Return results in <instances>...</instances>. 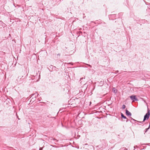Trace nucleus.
Instances as JSON below:
<instances>
[{
	"instance_id": "f257e3e1",
	"label": "nucleus",
	"mask_w": 150,
	"mask_h": 150,
	"mask_svg": "<svg viewBox=\"0 0 150 150\" xmlns=\"http://www.w3.org/2000/svg\"><path fill=\"white\" fill-rule=\"evenodd\" d=\"M150 115V113L149 111H148V112L144 116L143 121H144L148 119Z\"/></svg>"
},
{
	"instance_id": "f03ea898",
	"label": "nucleus",
	"mask_w": 150,
	"mask_h": 150,
	"mask_svg": "<svg viewBox=\"0 0 150 150\" xmlns=\"http://www.w3.org/2000/svg\"><path fill=\"white\" fill-rule=\"evenodd\" d=\"M130 98L132 100H138L137 98L135 96H130Z\"/></svg>"
},
{
	"instance_id": "7ed1b4c3",
	"label": "nucleus",
	"mask_w": 150,
	"mask_h": 150,
	"mask_svg": "<svg viewBox=\"0 0 150 150\" xmlns=\"http://www.w3.org/2000/svg\"><path fill=\"white\" fill-rule=\"evenodd\" d=\"M126 114L128 116H131L132 115L131 113L127 109L126 110Z\"/></svg>"
},
{
	"instance_id": "20e7f679",
	"label": "nucleus",
	"mask_w": 150,
	"mask_h": 150,
	"mask_svg": "<svg viewBox=\"0 0 150 150\" xmlns=\"http://www.w3.org/2000/svg\"><path fill=\"white\" fill-rule=\"evenodd\" d=\"M121 117L122 118H123L124 119L126 118V117L125 116H124L122 113H121Z\"/></svg>"
},
{
	"instance_id": "39448f33",
	"label": "nucleus",
	"mask_w": 150,
	"mask_h": 150,
	"mask_svg": "<svg viewBox=\"0 0 150 150\" xmlns=\"http://www.w3.org/2000/svg\"><path fill=\"white\" fill-rule=\"evenodd\" d=\"M112 91L115 93H116L117 91L116 89L115 88L113 89Z\"/></svg>"
},
{
	"instance_id": "423d86ee",
	"label": "nucleus",
	"mask_w": 150,
	"mask_h": 150,
	"mask_svg": "<svg viewBox=\"0 0 150 150\" xmlns=\"http://www.w3.org/2000/svg\"><path fill=\"white\" fill-rule=\"evenodd\" d=\"M125 105H123L122 106V109H125Z\"/></svg>"
},
{
	"instance_id": "0eeeda50",
	"label": "nucleus",
	"mask_w": 150,
	"mask_h": 150,
	"mask_svg": "<svg viewBox=\"0 0 150 150\" xmlns=\"http://www.w3.org/2000/svg\"><path fill=\"white\" fill-rule=\"evenodd\" d=\"M42 148H40V150H42Z\"/></svg>"
},
{
	"instance_id": "6e6552de",
	"label": "nucleus",
	"mask_w": 150,
	"mask_h": 150,
	"mask_svg": "<svg viewBox=\"0 0 150 150\" xmlns=\"http://www.w3.org/2000/svg\"><path fill=\"white\" fill-rule=\"evenodd\" d=\"M18 78H20V79H21V77H19H19H18Z\"/></svg>"
},
{
	"instance_id": "1a4fd4ad",
	"label": "nucleus",
	"mask_w": 150,
	"mask_h": 150,
	"mask_svg": "<svg viewBox=\"0 0 150 150\" xmlns=\"http://www.w3.org/2000/svg\"><path fill=\"white\" fill-rule=\"evenodd\" d=\"M89 66L90 67H91V65H89Z\"/></svg>"
},
{
	"instance_id": "9d476101",
	"label": "nucleus",
	"mask_w": 150,
	"mask_h": 150,
	"mask_svg": "<svg viewBox=\"0 0 150 150\" xmlns=\"http://www.w3.org/2000/svg\"><path fill=\"white\" fill-rule=\"evenodd\" d=\"M148 129H147L146 130V132H146V131H147V130Z\"/></svg>"
}]
</instances>
